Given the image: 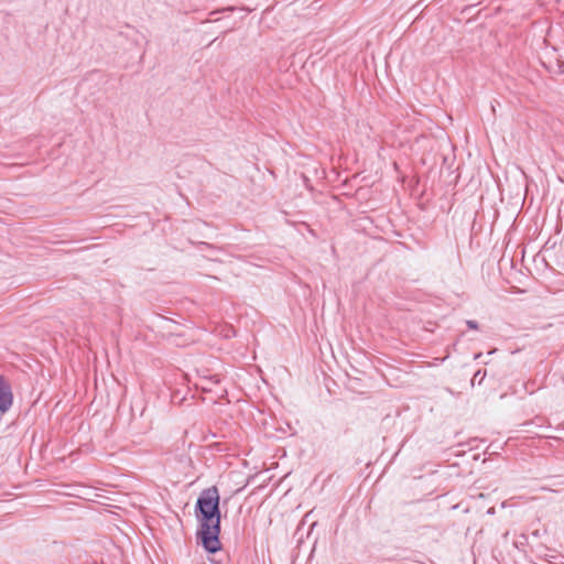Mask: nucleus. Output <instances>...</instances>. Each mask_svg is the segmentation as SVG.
<instances>
[{
  "label": "nucleus",
  "mask_w": 564,
  "mask_h": 564,
  "mask_svg": "<svg viewBox=\"0 0 564 564\" xmlns=\"http://www.w3.org/2000/svg\"><path fill=\"white\" fill-rule=\"evenodd\" d=\"M194 513L197 521L196 542L208 554H215L221 550V511L220 495L216 486L208 487L199 494Z\"/></svg>",
  "instance_id": "nucleus-1"
},
{
  "label": "nucleus",
  "mask_w": 564,
  "mask_h": 564,
  "mask_svg": "<svg viewBox=\"0 0 564 564\" xmlns=\"http://www.w3.org/2000/svg\"><path fill=\"white\" fill-rule=\"evenodd\" d=\"M13 403V393L10 382L0 376V412H7Z\"/></svg>",
  "instance_id": "nucleus-2"
},
{
  "label": "nucleus",
  "mask_w": 564,
  "mask_h": 564,
  "mask_svg": "<svg viewBox=\"0 0 564 564\" xmlns=\"http://www.w3.org/2000/svg\"><path fill=\"white\" fill-rule=\"evenodd\" d=\"M205 383L202 384V389L204 391H212L214 384H218L220 380L216 376H212L207 379H205Z\"/></svg>",
  "instance_id": "nucleus-3"
},
{
  "label": "nucleus",
  "mask_w": 564,
  "mask_h": 564,
  "mask_svg": "<svg viewBox=\"0 0 564 564\" xmlns=\"http://www.w3.org/2000/svg\"><path fill=\"white\" fill-rule=\"evenodd\" d=\"M486 377V370H477L471 379V384L474 386L476 382L481 384Z\"/></svg>",
  "instance_id": "nucleus-4"
},
{
  "label": "nucleus",
  "mask_w": 564,
  "mask_h": 564,
  "mask_svg": "<svg viewBox=\"0 0 564 564\" xmlns=\"http://www.w3.org/2000/svg\"><path fill=\"white\" fill-rule=\"evenodd\" d=\"M466 325L469 329H478L479 328V324L477 321H474V319H468L466 321Z\"/></svg>",
  "instance_id": "nucleus-5"
},
{
  "label": "nucleus",
  "mask_w": 564,
  "mask_h": 564,
  "mask_svg": "<svg viewBox=\"0 0 564 564\" xmlns=\"http://www.w3.org/2000/svg\"><path fill=\"white\" fill-rule=\"evenodd\" d=\"M481 356H482V354H481V352H478V354H476V355L474 356V359H476V360H477V359H479Z\"/></svg>",
  "instance_id": "nucleus-6"
},
{
  "label": "nucleus",
  "mask_w": 564,
  "mask_h": 564,
  "mask_svg": "<svg viewBox=\"0 0 564 564\" xmlns=\"http://www.w3.org/2000/svg\"><path fill=\"white\" fill-rule=\"evenodd\" d=\"M532 534H533L534 536H540L539 530H535Z\"/></svg>",
  "instance_id": "nucleus-7"
},
{
  "label": "nucleus",
  "mask_w": 564,
  "mask_h": 564,
  "mask_svg": "<svg viewBox=\"0 0 564 564\" xmlns=\"http://www.w3.org/2000/svg\"><path fill=\"white\" fill-rule=\"evenodd\" d=\"M496 351H497V349H492V350L488 351V355H492V354H495Z\"/></svg>",
  "instance_id": "nucleus-8"
}]
</instances>
